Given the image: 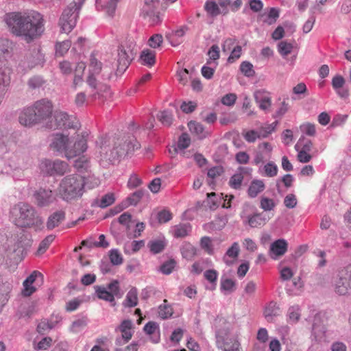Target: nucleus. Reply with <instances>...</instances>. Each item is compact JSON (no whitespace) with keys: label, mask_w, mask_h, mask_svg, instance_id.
<instances>
[{"label":"nucleus","mask_w":351,"mask_h":351,"mask_svg":"<svg viewBox=\"0 0 351 351\" xmlns=\"http://www.w3.org/2000/svg\"><path fill=\"white\" fill-rule=\"evenodd\" d=\"M243 180V176L241 173H235L230 179L229 185L231 188L239 189L241 188Z\"/></svg>","instance_id":"obj_48"},{"label":"nucleus","mask_w":351,"mask_h":351,"mask_svg":"<svg viewBox=\"0 0 351 351\" xmlns=\"http://www.w3.org/2000/svg\"><path fill=\"white\" fill-rule=\"evenodd\" d=\"M279 16V10L276 8H271L267 14L263 15V21L267 25H272L276 22Z\"/></svg>","instance_id":"obj_32"},{"label":"nucleus","mask_w":351,"mask_h":351,"mask_svg":"<svg viewBox=\"0 0 351 351\" xmlns=\"http://www.w3.org/2000/svg\"><path fill=\"white\" fill-rule=\"evenodd\" d=\"M138 292L136 288L131 289L127 293L125 305L128 307H134L138 303Z\"/></svg>","instance_id":"obj_36"},{"label":"nucleus","mask_w":351,"mask_h":351,"mask_svg":"<svg viewBox=\"0 0 351 351\" xmlns=\"http://www.w3.org/2000/svg\"><path fill=\"white\" fill-rule=\"evenodd\" d=\"M265 188V184L262 180H254L251 182L248 188V195L252 198L256 197L260 193L264 191Z\"/></svg>","instance_id":"obj_26"},{"label":"nucleus","mask_w":351,"mask_h":351,"mask_svg":"<svg viewBox=\"0 0 351 351\" xmlns=\"http://www.w3.org/2000/svg\"><path fill=\"white\" fill-rule=\"evenodd\" d=\"M83 1L74 0L64 10L60 19L59 25L64 33H69L75 27Z\"/></svg>","instance_id":"obj_7"},{"label":"nucleus","mask_w":351,"mask_h":351,"mask_svg":"<svg viewBox=\"0 0 351 351\" xmlns=\"http://www.w3.org/2000/svg\"><path fill=\"white\" fill-rule=\"evenodd\" d=\"M289 109V104L286 100H283L280 104L275 114H274V117H281L285 113L288 112Z\"/></svg>","instance_id":"obj_58"},{"label":"nucleus","mask_w":351,"mask_h":351,"mask_svg":"<svg viewBox=\"0 0 351 351\" xmlns=\"http://www.w3.org/2000/svg\"><path fill=\"white\" fill-rule=\"evenodd\" d=\"M141 179L136 174L134 173L129 178L127 186L129 189H132L141 186Z\"/></svg>","instance_id":"obj_63"},{"label":"nucleus","mask_w":351,"mask_h":351,"mask_svg":"<svg viewBox=\"0 0 351 351\" xmlns=\"http://www.w3.org/2000/svg\"><path fill=\"white\" fill-rule=\"evenodd\" d=\"M167 300H164V304L159 306L158 313L162 319H166L171 317L173 314L172 307L167 304Z\"/></svg>","instance_id":"obj_45"},{"label":"nucleus","mask_w":351,"mask_h":351,"mask_svg":"<svg viewBox=\"0 0 351 351\" xmlns=\"http://www.w3.org/2000/svg\"><path fill=\"white\" fill-rule=\"evenodd\" d=\"M278 125V121H274L271 124H267L263 126L259 130V133L261 138H266L270 134H271L275 130Z\"/></svg>","instance_id":"obj_46"},{"label":"nucleus","mask_w":351,"mask_h":351,"mask_svg":"<svg viewBox=\"0 0 351 351\" xmlns=\"http://www.w3.org/2000/svg\"><path fill=\"white\" fill-rule=\"evenodd\" d=\"M191 230V227L188 223L179 224L173 227V236L176 238L186 237Z\"/></svg>","instance_id":"obj_33"},{"label":"nucleus","mask_w":351,"mask_h":351,"mask_svg":"<svg viewBox=\"0 0 351 351\" xmlns=\"http://www.w3.org/2000/svg\"><path fill=\"white\" fill-rule=\"evenodd\" d=\"M287 250V243L284 239H278L274 242L270 247V256L276 259L285 254Z\"/></svg>","instance_id":"obj_17"},{"label":"nucleus","mask_w":351,"mask_h":351,"mask_svg":"<svg viewBox=\"0 0 351 351\" xmlns=\"http://www.w3.org/2000/svg\"><path fill=\"white\" fill-rule=\"evenodd\" d=\"M141 64L152 67L156 63V52L154 50L146 49L142 51L140 56Z\"/></svg>","instance_id":"obj_20"},{"label":"nucleus","mask_w":351,"mask_h":351,"mask_svg":"<svg viewBox=\"0 0 351 351\" xmlns=\"http://www.w3.org/2000/svg\"><path fill=\"white\" fill-rule=\"evenodd\" d=\"M132 323L130 320H124L119 326V330L121 332L123 339L125 342L131 339L132 337Z\"/></svg>","instance_id":"obj_27"},{"label":"nucleus","mask_w":351,"mask_h":351,"mask_svg":"<svg viewBox=\"0 0 351 351\" xmlns=\"http://www.w3.org/2000/svg\"><path fill=\"white\" fill-rule=\"evenodd\" d=\"M209 59L207 64L211 63V61L215 62L219 58V48L217 45H212L211 48L208 51Z\"/></svg>","instance_id":"obj_55"},{"label":"nucleus","mask_w":351,"mask_h":351,"mask_svg":"<svg viewBox=\"0 0 351 351\" xmlns=\"http://www.w3.org/2000/svg\"><path fill=\"white\" fill-rule=\"evenodd\" d=\"M34 112L38 123L45 122L47 123L51 117L53 112V104L51 101L47 99H42L36 101L32 106Z\"/></svg>","instance_id":"obj_8"},{"label":"nucleus","mask_w":351,"mask_h":351,"mask_svg":"<svg viewBox=\"0 0 351 351\" xmlns=\"http://www.w3.org/2000/svg\"><path fill=\"white\" fill-rule=\"evenodd\" d=\"M139 148L140 144L133 136L119 137L114 141L112 146L101 138L96 142L95 157L101 167L106 168L122 156Z\"/></svg>","instance_id":"obj_2"},{"label":"nucleus","mask_w":351,"mask_h":351,"mask_svg":"<svg viewBox=\"0 0 351 351\" xmlns=\"http://www.w3.org/2000/svg\"><path fill=\"white\" fill-rule=\"evenodd\" d=\"M301 317V308L298 304L289 307L287 313V322L293 324L298 322Z\"/></svg>","instance_id":"obj_25"},{"label":"nucleus","mask_w":351,"mask_h":351,"mask_svg":"<svg viewBox=\"0 0 351 351\" xmlns=\"http://www.w3.org/2000/svg\"><path fill=\"white\" fill-rule=\"evenodd\" d=\"M242 49L240 45H237L232 50L230 56L228 58V62L229 63H233L237 61L241 56Z\"/></svg>","instance_id":"obj_64"},{"label":"nucleus","mask_w":351,"mask_h":351,"mask_svg":"<svg viewBox=\"0 0 351 351\" xmlns=\"http://www.w3.org/2000/svg\"><path fill=\"white\" fill-rule=\"evenodd\" d=\"M298 201L294 194L290 193L285 196L284 204L287 208H293L297 206Z\"/></svg>","instance_id":"obj_61"},{"label":"nucleus","mask_w":351,"mask_h":351,"mask_svg":"<svg viewBox=\"0 0 351 351\" xmlns=\"http://www.w3.org/2000/svg\"><path fill=\"white\" fill-rule=\"evenodd\" d=\"M271 217L263 213H257L247 218L248 225L252 228H259L265 226Z\"/></svg>","instance_id":"obj_18"},{"label":"nucleus","mask_w":351,"mask_h":351,"mask_svg":"<svg viewBox=\"0 0 351 351\" xmlns=\"http://www.w3.org/2000/svg\"><path fill=\"white\" fill-rule=\"evenodd\" d=\"M191 144V138L188 134L184 133L182 134L178 140V147L180 149H184L187 148Z\"/></svg>","instance_id":"obj_59"},{"label":"nucleus","mask_w":351,"mask_h":351,"mask_svg":"<svg viewBox=\"0 0 351 351\" xmlns=\"http://www.w3.org/2000/svg\"><path fill=\"white\" fill-rule=\"evenodd\" d=\"M206 11L211 16H217L220 14L218 5L215 0H207L204 5Z\"/></svg>","instance_id":"obj_42"},{"label":"nucleus","mask_w":351,"mask_h":351,"mask_svg":"<svg viewBox=\"0 0 351 351\" xmlns=\"http://www.w3.org/2000/svg\"><path fill=\"white\" fill-rule=\"evenodd\" d=\"M84 178L78 174H71L62 179L58 188L59 195L69 202L80 198L84 192Z\"/></svg>","instance_id":"obj_5"},{"label":"nucleus","mask_w":351,"mask_h":351,"mask_svg":"<svg viewBox=\"0 0 351 351\" xmlns=\"http://www.w3.org/2000/svg\"><path fill=\"white\" fill-rule=\"evenodd\" d=\"M254 99L258 105V108L267 113L271 111V96L269 92L264 90H257L254 93Z\"/></svg>","instance_id":"obj_14"},{"label":"nucleus","mask_w":351,"mask_h":351,"mask_svg":"<svg viewBox=\"0 0 351 351\" xmlns=\"http://www.w3.org/2000/svg\"><path fill=\"white\" fill-rule=\"evenodd\" d=\"M102 70V63L99 61L95 57L92 55L90 58V62L88 64V73L89 75H99Z\"/></svg>","instance_id":"obj_29"},{"label":"nucleus","mask_w":351,"mask_h":351,"mask_svg":"<svg viewBox=\"0 0 351 351\" xmlns=\"http://www.w3.org/2000/svg\"><path fill=\"white\" fill-rule=\"evenodd\" d=\"M181 251L182 256L187 260H191L197 255L196 247L189 243H184Z\"/></svg>","instance_id":"obj_34"},{"label":"nucleus","mask_w":351,"mask_h":351,"mask_svg":"<svg viewBox=\"0 0 351 351\" xmlns=\"http://www.w3.org/2000/svg\"><path fill=\"white\" fill-rule=\"evenodd\" d=\"M47 127L51 129L71 128L73 125L70 122L67 113L61 110H56L51 119L47 122Z\"/></svg>","instance_id":"obj_12"},{"label":"nucleus","mask_w":351,"mask_h":351,"mask_svg":"<svg viewBox=\"0 0 351 351\" xmlns=\"http://www.w3.org/2000/svg\"><path fill=\"white\" fill-rule=\"evenodd\" d=\"M204 276L214 286L213 289H215L218 278V272L215 269H208L204 272Z\"/></svg>","instance_id":"obj_52"},{"label":"nucleus","mask_w":351,"mask_h":351,"mask_svg":"<svg viewBox=\"0 0 351 351\" xmlns=\"http://www.w3.org/2000/svg\"><path fill=\"white\" fill-rule=\"evenodd\" d=\"M149 250L153 254H158L163 251L166 245L164 240L158 239L150 241L147 244Z\"/></svg>","instance_id":"obj_35"},{"label":"nucleus","mask_w":351,"mask_h":351,"mask_svg":"<svg viewBox=\"0 0 351 351\" xmlns=\"http://www.w3.org/2000/svg\"><path fill=\"white\" fill-rule=\"evenodd\" d=\"M114 201V195L113 193H107L101 197L99 206L101 208H106L112 205Z\"/></svg>","instance_id":"obj_53"},{"label":"nucleus","mask_w":351,"mask_h":351,"mask_svg":"<svg viewBox=\"0 0 351 351\" xmlns=\"http://www.w3.org/2000/svg\"><path fill=\"white\" fill-rule=\"evenodd\" d=\"M52 339L49 337L43 338L36 346H34V349L36 350H46L51 346Z\"/></svg>","instance_id":"obj_54"},{"label":"nucleus","mask_w":351,"mask_h":351,"mask_svg":"<svg viewBox=\"0 0 351 351\" xmlns=\"http://www.w3.org/2000/svg\"><path fill=\"white\" fill-rule=\"evenodd\" d=\"M157 118L165 126H170L173 122V115L167 110L160 112Z\"/></svg>","instance_id":"obj_44"},{"label":"nucleus","mask_w":351,"mask_h":351,"mask_svg":"<svg viewBox=\"0 0 351 351\" xmlns=\"http://www.w3.org/2000/svg\"><path fill=\"white\" fill-rule=\"evenodd\" d=\"M10 218L16 226L21 228H40L43 223L42 218L37 214L35 208L23 202L14 205L11 208Z\"/></svg>","instance_id":"obj_4"},{"label":"nucleus","mask_w":351,"mask_h":351,"mask_svg":"<svg viewBox=\"0 0 351 351\" xmlns=\"http://www.w3.org/2000/svg\"><path fill=\"white\" fill-rule=\"evenodd\" d=\"M276 206V204L273 199L267 197H261L260 199V208L264 211L274 210Z\"/></svg>","instance_id":"obj_41"},{"label":"nucleus","mask_w":351,"mask_h":351,"mask_svg":"<svg viewBox=\"0 0 351 351\" xmlns=\"http://www.w3.org/2000/svg\"><path fill=\"white\" fill-rule=\"evenodd\" d=\"M216 346L221 351H242L237 336L231 335L230 324L222 320V324L216 330Z\"/></svg>","instance_id":"obj_6"},{"label":"nucleus","mask_w":351,"mask_h":351,"mask_svg":"<svg viewBox=\"0 0 351 351\" xmlns=\"http://www.w3.org/2000/svg\"><path fill=\"white\" fill-rule=\"evenodd\" d=\"M35 204L38 207L49 206L56 200L53 192L51 189L40 188L34 193Z\"/></svg>","instance_id":"obj_13"},{"label":"nucleus","mask_w":351,"mask_h":351,"mask_svg":"<svg viewBox=\"0 0 351 351\" xmlns=\"http://www.w3.org/2000/svg\"><path fill=\"white\" fill-rule=\"evenodd\" d=\"M19 123L24 126H32L38 123L35 113L32 107L25 108L19 117Z\"/></svg>","instance_id":"obj_16"},{"label":"nucleus","mask_w":351,"mask_h":351,"mask_svg":"<svg viewBox=\"0 0 351 351\" xmlns=\"http://www.w3.org/2000/svg\"><path fill=\"white\" fill-rule=\"evenodd\" d=\"M110 262L114 265H119L123 263V257L117 250H111L109 253Z\"/></svg>","instance_id":"obj_51"},{"label":"nucleus","mask_w":351,"mask_h":351,"mask_svg":"<svg viewBox=\"0 0 351 351\" xmlns=\"http://www.w3.org/2000/svg\"><path fill=\"white\" fill-rule=\"evenodd\" d=\"M186 29H187L186 27H182L178 29L173 31L171 33L167 34L166 37L168 41L171 44H173L175 42L179 41V38L185 34Z\"/></svg>","instance_id":"obj_38"},{"label":"nucleus","mask_w":351,"mask_h":351,"mask_svg":"<svg viewBox=\"0 0 351 351\" xmlns=\"http://www.w3.org/2000/svg\"><path fill=\"white\" fill-rule=\"evenodd\" d=\"M280 307L276 302H270L265 308L264 315L268 322H272L280 314Z\"/></svg>","instance_id":"obj_23"},{"label":"nucleus","mask_w":351,"mask_h":351,"mask_svg":"<svg viewBox=\"0 0 351 351\" xmlns=\"http://www.w3.org/2000/svg\"><path fill=\"white\" fill-rule=\"evenodd\" d=\"M300 129L304 134L309 136H314L316 134L315 125L311 123H304L300 126Z\"/></svg>","instance_id":"obj_49"},{"label":"nucleus","mask_w":351,"mask_h":351,"mask_svg":"<svg viewBox=\"0 0 351 351\" xmlns=\"http://www.w3.org/2000/svg\"><path fill=\"white\" fill-rule=\"evenodd\" d=\"M99 241H92L90 239L84 240L81 242L82 246H88L89 247H97L106 248L109 246V243L106 241L104 234H100Z\"/></svg>","instance_id":"obj_31"},{"label":"nucleus","mask_w":351,"mask_h":351,"mask_svg":"<svg viewBox=\"0 0 351 351\" xmlns=\"http://www.w3.org/2000/svg\"><path fill=\"white\" fill-rule=\"evenodd\" d=\"M136 54V50L132 45H121L118 49L117 71H125Z\"/></svg>","instance_id":"obj_10"},{"label":"nucleus","mask_w":351,"mask_h":351,"mask_svg":"<svg viewBox=\"0 0 351 351\" xmlns=\"http://www.w3.org/2000/svg\"><path fill=\"white\" fill-rule=\"evenodd\" d=\"M96 293L99 299L113 302H114V295L110 291H107L104 287H97L96 289Z\"/></svg>","instance_id":"obj_40"},{"label":"nucleus","mask_w":351,"mask_h":351,"mask_svg":"<svg viewBox=\"0 0 351 351\" xmlns=\"http://www.w3.org/2000/svg\"><path fill=\"white\" fill-rule=\"evenodd\" d=\"M55 239V236L49 234L39 244L38 248L36 252L37 255H41L44 254L49 248L50 245Z\"/></svg>","instance_id":"obj_37"},{"label":"nucleus","mask_w":351,"mask_h":351,"mask_svg":"<svg viewBox=\"0 0 351 351\" xmlns=\"http://www.w3.org/2000/svg\"><path fill=\"white\" fill-rule=\"evenodd\" d=\"M4 21L14 35L27 43L38 38L44 32L43 17L36 12L8 13Z\"/></svg>","instance_id":"obj_1"},{"label":"nucleus","mask_w":351,"mask_h":351,"mask_svg":"<svg viewBox=\"0 0 351 351\" xmlns=\"http://www.w3.org/2000/svg\"><path fill=\"white\" fill-rule=\"evenodd\" d=\"M345 80L341 75H336L332 80V86L341 97H346L349 95L348 90L343 88Z\"/></svg>","instance_id":"obj_22"},{"label":"nucleus","mask_w":351,"mask_h":351,"mask_svg":"<svg viewBox=\"0 0 351 351\" xmlns=\"http://www.w3.org/2000/svg\"><path fill=\"white\" fill-rule=\"evenodd\" d=\"M188 126L191 132L203 136L204 129L201 123L191 121L189 123Z\"/></svg>","instance_id":"obj_56"},{"label":"nucleus","mask_w":351,"mask_h":351,"mask_svg":"<svg viewBox=\"0 0 351 351\" xmlns=\"http://www.w3.org/2000/svg\"><path fill=\"white\" fill-rule=\"evenodd\" d=\"M200 246L208 254L214 253L212 239L209 237H203L200 240Z\"/></svg>","instance_id":"obj_43"},{"label":"nucleus","mask_w":351,"mask_h":351,"mask_svg":"<svg viewBox=\"0 0 351 351\" xmlns=\"http://www.w3.org/2000/svg\"><path fill=\"white\" fill-rule=\"evenodd\" d=\"M88 136L86 132L77 134L71 138L69 135L56 133L52 135L51 148L61 154L68 159H73L84 153L88 149Z\"/></svg>","instance_id":"obj_3"},{"label":"nucleus","mask_w":351,"mask_h":351,"mask_svg":"<svg viewBox=\"0 0 351 351\" xmlns=\"http://www.w3.org/2000/svg\"><path fill=\"white\" fill-rule=\"evenodd\" d=\"M264 174L267 177H274L277 175L278 167L273 162L267 163L264 167Z\"/></svg>","instance_id":"obj_50"},{"label":"nucleus","mask_w":351,"mask_h":351,"mask_svg":"<svg viewBox=\"0 0 351 351\" xmlns=\"http://www.w3.org/2000/svg\"><path fill=\"white\" fill-rule=\"evenodd\" d=\"M195 71L194 68L180 69L177 71V77L180 84L185 86L188 83V79L191 78Z\"/></svg>","instance_id":"obj_30"},{"label":"nucleus","mask_w":351,"mask_h":351,"mask_svg":"<svg viewBox=\"0 0 351 351\" xmlns=\"http://www.w3.org/2000/svg\"><path fill=\"white\" fill-rule=\"evenodd\" d=\"M11 70L9 67L0 69V98L5 93V88L10 82Z\"/></svg>","instance_id":"obj_24"},{"label":"nucleus","mask_w":351,"mask_h":351,"mask_svg":"<svg viewBox=\"0 0 351 351\" xmlns=\"http://www.w3.org/2000/svg\"><path fill=\"white\" fill-rule=\"evenodd\" d=\"M240 70L246 77H252L255 74V71L253 69V65L250 62H243L240 65Z\"/></svg>","instance_id":"obj_47"},{"label":"nucleus","mask_w":351,"mask_h":351,"mask_svg":"<svg viewBox=\"0 0 351 351\" xmlns=\"http://www.w3.org/2000/svg\"><path fill=\"white\" fill-rule=\"evenodd\" d=\"M41 169L49 175L62 176L69 171V165L67 162L60 160L55 161L45 160L41 163Z\"/></svg>","instance_id":"obj_11"},{"label":"nucleus","mask_w":351,"mask_h":351,"mask_svg":"<svg viewBox=\"0 0 351 351\" xmlns=\"http://www.w3.org/2000/svg\"><path fill=\"white\" fill-rule=\"evenodd\" d=\"M300 147H301V139H300L298 141V142L295 145V149L298 152V156H297L298 160L300 162H302V163L308 162L311 160L312 156L308 152L301 151Z\"/></svg>","instance_id":"obj_39"},{"label":"nucleus","mask_w":351,"mask_h":351,"mask_svg":"<svg viewBox=\"0 0 351 351\" xmlns=\"http://www.w3.org/2000/svg\"><path fill=\"white\" fill-rule=\"evenodd\" d=\"M86 69V64L83 62H80L77 64L75 73H74V78L73 81L72 87L74 89H76L78 86H81L83 84V75L84 70Z\"/></svg>","instance_id":"obj_21"},{"label":"nucleus","mask_w":351,"mask_h":351,"mask_svg":"<svg viewBox=\"0 0 351 351\" xmlns=\"http://www.w3.org/2000/svg\"><path fill=\"white\" fill-rule=\"evenodd\" d=\"M334 289L336 293L346 295L351 292V269L344 268L339 271L335 280Z\"/></svg>","instance_id":"obj_9"},{"label":"nucleus","mask_w":351,"mask_h":351,"mask_svg":"<svg viewBox=\"0 0 351 351\" xmlns=\"http://www.w3.org/2000/svg\"><path fill=\"white\" fill-rule=\"evenodd\" d=\"M65 219V213L59 210L53 213L47 219L46 226L48 230H51L58 227Z\"/></svg>","instance_id":"obj_19"},{"label":"nucleus","mask_w":351,"mask_h":351,"mask_svg":"<svg viewBox=\"0 0 351 351\" xmlns=\"http://www.w3.org/2000/svg\"><path fill=\"white\" fill-rule=\"evenodd\" d=\"M176 266V262L173 260H170L169 261L165 262L163 263L160 268V271L166 275L170 274L174 267Z\"/></svg>","instance_id":"obj_60"},{"label":"nucleus","mask_w":351,"mask_h":351,"mask_svg":"<svg viewBox=\"0 0 351 351\" xmlns=\"http://www.w3.org/2000/svg\"><path fill=\"white\" fill-rule=\"evenodd\" d=\"M235 282L234 280L230 278L221 280V289L222 291L232 292L234 290Z\"/></svg>","instance_id":"obj_57"},{"label":"nucleus","mask_w":351,"mask_h":351,"mask_svg":"<svg viewBox=\"0 0 351 351\" xmlns=\"http://www.w3.org/2000/svg\"><path fill=\"white\" fill-rule=\"evenodd\" d=\"M239 245L237 242H234L232 246L228 248L226 253V256L235 259L238 257L239 254Z\"/></svg>","instance_id":"obj_62"},{"label":"nucleus","mask_w":351,"mask_h":351,"mask_svg":"<svg viewBox=\"0 0 351 351\" xmlns=\"http://www.w3.org/2000/svg\"><path fill=\"white\" fill-rule=\"evenodd\" d=\"M74 167L80 173L88 172L90 167V160L86 156H82L75 160Z\"/></svg>","instance_id":"obj_28"},{"label":"nucleus","mask_w":351,"mask_h":351,"mask_svg":"<svg viewBox=\"0 0 351 351\" xmlns=\"http://www.w3.org/2000/svg\"><path fill=\"white\" fill-rule=\"evenodd\" d=\"M86 82L88 86L94 92L90 96L93 99H95L96 96L100 95L101 93L106 92L108 88V85L104 82L101 81V79H97L95 75L93 76L88 74Z\"/></svg>","instance_id":"obj_15"}]
</instances>
